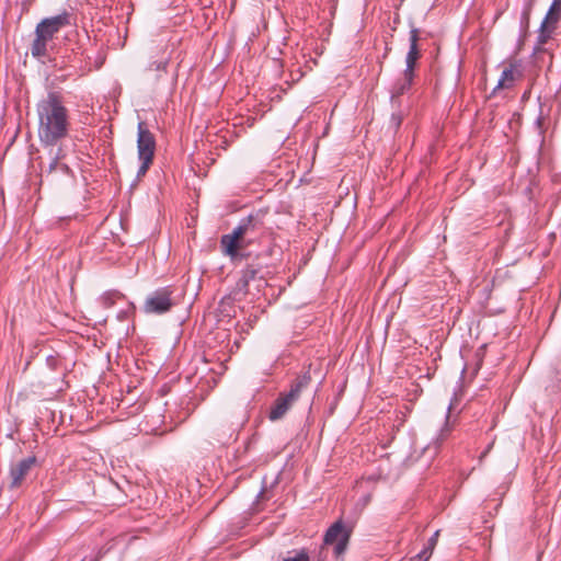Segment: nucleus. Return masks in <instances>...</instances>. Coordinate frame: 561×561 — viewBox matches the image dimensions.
Listing matches in <instances>:
<instances>
[{
  "label": "nucleus",
  "mask_w": 561,
  "mask_h": 561,
  "mask_svg": "<svg viewBox=\"0 0 561 561\" xmlns=\"http://www.w3.org/2000/svg\"><path fill=\"white\" fill-rule=\"evenodd\" d=\"M138 137H137V150L138 159L141 164L137 171V176H144L152 164L154 151H156V139L153 134L147 128L144 122L138 123Z\"/></svg>",
  "instance_id": "obj_6"
},
{
  "label": "nucleus",
  "mask_w": 561,
  "mask_h": 561,
  "mask_svg": "<svg viewBox=\"0 0 561 561\" xmlns=\"http://www.w3.org/2000/svg\"><path fill=\"white\" fill-rule=\"evenodd\" d=\"M262 266L259 264H248L242 271L241 276L236 284V294L247 295L249 293L250 282L263 280L261 273Z\"/></svg>",
  "instance_id": "obj_9"
},
{
  "label": "nucleus",
  "mask_w": 561,
  "mask_h": 561,
  "mask_svg": "<svg viewBox=\"0 0 561 561\" xmlns=\"http://www.w3.org/2000/svg\"><path fill=\"white\" fill-rule=\"evenodd\" d=\"M174 298V288L164 286L149 294L142 306V310L147 314H164L176 306Z\"/></svg>",
  "instance_id": "obj_7"
},
{
  "label": "nucleus",
  "mask_w": 561,
  "mask_h": 561,
  "mask_svg": "<svg viewBox=\"0 0 561 561\" xmlns=\"http://www.w3.org/2000/svg\"><path fill=\"white\" fill-rule=\"evenodd\" d=\"M264 230L261 214H251L242 218L231 233L221 236L220 248L222 253L233 263L248 260L250 252L247 249L261 240Z\"/></svg>",
  "instance_id": "obj_2"
},
{
  "label": "nucleus",
  "mask_w": 561,
  "mask_h": 561,
  "mask_svg": "<svg viewBox=\"0 0 561 561\" xmlns=\"http://www.w3.org/2000/svg\"><path fill=\"white\" fill-rule=\"evenodd\" d=\"M431 556H432V552L428 549L424 548L420 553H417L410 561H427Z\"/></svg>",
  "instance_id": "obj_21"
},
{
  "label": "nucleus",
  "mask_w": 561,
  "mask_h": 561,
  "mask_svg": "<svg viewBox=\"0 0 561 561\" xmlns=\"http://www.w3.org/2000/svg\"><path fill=\"white\" fill-rule=\"evenodd\" d=\"M169 61H170V57L169 56L163 57V58H161L159 60H154V61L150 62L147 69L149 71H152V70H154V71H167V68L169 66Z\"/></svg>",
  "instance_id": "obj_17"
},
{
  "label": "nucleus",
  "mask_w": 561,
  "mask_h": 561,
  "mask_svg": "<svg viewBox=\"0 0 561 561\" xmlns=\"http://www.w3.org/2000/svg\"><path fill=\"white\" fill-rule=\"evenodd\" d=\"M67 25H70V14L66 11L61 14L42 20L35 28V38L31 45L32 55L36 58L46 57L48 55L49 43L54 39L55 35Z\"/></svg>",
  "instance_id": "obj_3"
},
{
  "label": "nucleus",
  "mask_w": 561,
  "mask_h": 561,
  "mask_svg": "<svg viewBox=\"0 0 561 561\" xmlns=\"http://www.w3.org/2000/svg\"><path fill=\"white\" fill-rule=\"evenodd\" d=\"M59 175H61V176H72V171H71V169L66 163L60 162V164L58 165V168L56 170V178H57V180L59 179Z\"/></svg>",
  "instance_id": "obj_20"
},
{
  "label": "nucleus",
  "mask_w": 561,
  "mask_h": 561,
  "mask_svg": "<svg viewBox=\"0 0 561 561\" xmlns=\"http://www.w3.org/2000/svg\"><path fill=\"white\" fill-rule=\"evenodd\" d=\"M556 25L557 24L552 23V21H547L546 18L543 19L537 37L538 45H543L549 41L553 30L556 28Z\"/></svg>",
  "instance_id": "obj_13"
},
{
  "label": "nucleus",
  "mask_w": 561,
  "mask_h": 561,
  "mask_svg": "<svg viewBox=\"0 0 561 561\" xmlns=\"http://www.w3.org/2000/svg\"><path fill=\"white\" fill-rule=\"evenodd\" d=\"M419 28H411L409 33V50L405 57V69L403 70L402 77L398 79L392 85L390 98L392 99V103L397 102L398 96L403 95L412 87L415 77V66L422 56L421 49L419 47Z\"/></svg>",
  "instance_id": "obj_4"
},
{
  "label": "nucleus",
  "mask_w": 561,
  "mask_h": 561,
  "mask_svg": "<svg viewBox=\"0 0 561 561\" xmlns=\"http://www.w3.org/2000/svg\"><path fill=\"white\" fill-rule=\"evenodd\" d=\"M36 458L34 456L24 458L20 460L18 463L11 467L10 469V478L11 483L10 488L14 489L21 485L25 477L28 474L31 468L35 465Z\"/></svg>",
  "instance_id": "obj_10"
},
{
  "label": "nucleus",
  "mask_w": 561,
  "mask_h": 561,
  "mask_svg": "<svg viewBox=\"0 0 561 561\" xmlns=\"http://www.w3.org/2000/svg\"><path fill=\"white\" fill-rule=\"evenodd\" d=\"M560 16H561V0H553L545 18L547 21H552V23L557 24Z\"/></svg>",
  "instance_id": "obj_16"
},
{
  "label": "nucleus",
  "mask_w": 561,
  "mask_h": 561,
  "mask_svg": "<svg viewBox=\"0 0 561 561\" xmlns=\"http://www.w3.org/2000/svg\"><path fill=\"white\" fill-rule=\"evenodd\" d=\"M438 537H439V530H436L432 535V537L428 539V542H427V546L425 547V549H428L431 552H433L435 546L437 545Z\"/></svg>",
  "instance_id": "obj_22"
},
{
  "label": "nucleus",
  "mask_w": 561,
  "mask_h": 561,
  "mask_svg": "<svg viewBox=\"0 0 561 561\" xmlns=\"http://www.w3.org/2000/svg\"><path fill=\"white\" fill-rule=\"evenodd\" d=\"M491 448V445L488 447V449L485 451H483V454L481 455V457H484L486 455V453L489 451V449Z\"/></svg>",
  "instance_id": "obj_26"
},
{
  "label": "nucleus",
  "mask_w": 561,
  "mask_h": 561,
  "mask_svg": "<svg viewBox=\"0 0 561 561\" xmlns=\"http://www.w3.org/2000/svg\"><path fill=\"white\" fill-rule=\"evenodd\" d=\"M104 554H105V552L103 551V549H100L98 551L96 556L93 559H90L89 561H100Z\"/></svg>",
  "instance_id": "obj_25"
},
{
  "label": "nucleus",
  "mask_w": 561,
  "mask_h": 561,
  "mask_svg": "<svg viewBox=\"0 0 561 561\" xmlns=\"http://www.w3.org/2000/svg\"><path fill=\"white\" fill-rule=\"evenodd\" d=\"M124 295L117 290H110L101 296V304L104 308H111L114 306L117 299L123 298Z\"/></svg>",
  "instance_id": "obj_15"
},
{
  "label": "nucleus",
  "mask_w": 561,
  "mask_h": 561,
  "mask_svg": "<svg viewBox=\"0 0 561 561\" xmlns=\"http://www.w3.org/2000/svg\"><path fill=\"white\" fill-rule=\"evenodd\" d=\"M282 561H310V557L306 549H300L294 551V556H288Z\"/></svg>",
  "instance_id": "obj_18"
},
{
  "label": "nucleus",
  "mask_w": 561,
  "mask_h": 561,
  "mask_svg": "<svg viewBox=\"0 0 561 561\" xmlns=\"http://www.w3.org/2000/svg\"><path fill=\"white\" fill-rule=\"evenodd\" d=\"M311 377L309 373L297 376L290 383L289 391L280 392L274 401L268 412L271 421H278L293 408L298 401L301 392L310 385Z\"/></svg>",
  "instance_id": "obj_5"
},
{
  "label": "nucleus",
  "mask_w": 561,
  "mask_h": 561,
  "mask_svg": "<svg viewBox=\"0 0 561 561\" xmlns=\"http://www.w3.org/2000/svg\"><path fill=\"white\" fill-rule=\"evenodd\" d=\"M59 164H60V157H59V154H56L53 158L51 162L49 163L47 170L43 171L42 181H46L50 184L57 182L56 170Z\"/></svg>",
  "instance_id": "obj_14"
},
{
  "label": "nucleus",
  "mask_w": 561,
  "mask_h": 561,
  "mask_svg": "<svg viewBox=\"0 0 561 561\" xmlns=\"http://www.w3.org/2000/svg\"><path fill=\"white\" fill-rule=\"evenodd\" d=\"M447 421L444 425V427L440 430L439 434L437 435L436 439H435V443L437 445H440L450 434L451 432V427L448 423V416H446Z\"/></svg>",
  "instance_id": "obj_19"
},
{
  "label": "nucleus",
  "mask_w": 561,
  "mask_h": 561,
  "mask_svg": "<svg viewBox=\"0 0 561 561\" xmlns=\"http://www.w3.org/2000/svg\"><path fill=\"white\" fill-rule=\"evenodd\" d=\"M391 105L393 108H396V111L391 114L388 128L393 134H396L399 130V128L403 122L405 112L403 110H401L400 96H398L397 102H394V103L391 102Z\"/></svg>",
  "instance_id": "obj_12"
},
{
  "label": "nucleus",
  "mask_w": 561,
  "mask_h": 561,
  "mask_svg": "<svg viewBox=\"0 0 561 561\" xmlns=\"http://www.w3.org/2000/svg\"><path fill=\"white\" fill-rule=\"evenodd\" d=\"M523 77V73L519 69V65L517 62H511L508 67H506L499 79L496 87L494 88L492 94L499 89H510L513 87L514 82Z\"/></svg>",
  "instance_id": "obj_11"
},
{
  "label": "nucleus",
  "mask_w": 561,
  "mask_h": 561,
  "mask_svg": "<svg viewBox=\"0 0 561 561\" xmlns=\"http://www.w3.org/2000/svg\"><path fill=\"white\" fill-rule=\"evenodd\" d=\"M46 363L48 365L49 368H51L53 370L57 369L59 363H60V359L58 358V356H55V355H49L47 356L46 358Z\"/></svg>",
  "instance_id": "obj_23"
},
{
  "label": "nucleus",
  "mask_w": 561,
  "mask_h": 561,
  "mask_svg": "<svg viewBox=\"0 0 561 561\" xmlns=\"http://www.w3.org/2000/svg\"><path fill=\"white\" fill-rule=\"evenodd\" d=\"M352 531L351 526H345L342 519H339L328 528L324 535V543L334 546V553L340 557L347 549Z\"/></svg>",
  "instance_id": "obj_8"
},
{
  "label": "nucleus",
  "mask_w": 561,
  "mask_h": 561,
  "mask_svg": "<svg viewBox=\"0 0 561 561\" xmlns=\"http://www.w3.org/2000/svg\"><path fill=\"white\" fill-rule=\"evenodd\" d=\"M556 378H557V381H558V388L561 391V360L558 364V369L556 371Z\"/></svg>",
  "instance_id": "obj_24"
},
{
  "label": "nucleus",
  "mask_w": 561,
  "mask_h": 561,
  "mask_svg": "<svg viewBox=\"0 0 561 561\" xmlns=\"http://www.w3.org/2000/svg\"><path fill=\"white\" fill-rule=\"evenodd\" d=\"M38 117V137L45 146H54L67 137L69 131V113L64 96L50 91L36 105Z\"/></svg>",
  "instance_id": "obj_1"
}]
</instances>
